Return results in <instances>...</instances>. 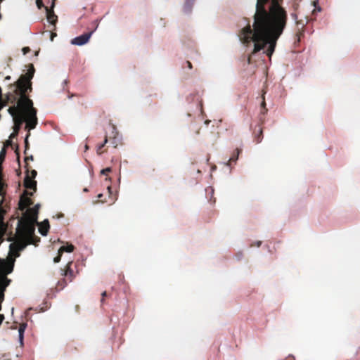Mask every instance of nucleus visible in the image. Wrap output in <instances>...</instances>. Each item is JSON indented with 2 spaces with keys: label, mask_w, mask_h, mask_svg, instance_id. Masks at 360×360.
I'll list each match as a JSON object with an SVG mask.
<instances>
[{
  "label": "nucleus",
  "mask_w": 360,
  "mask_h": 360,
  "mask_svg": "<svg viewBox=\"0 0 360 360\" xmlns=\"http://www.w3.org/2000/svg\"><path fill=\"white\" fill-rule=\"evenodd\" d=\"M187 4H188V1H187V2H186L185 7H186V6H187Z\"/></svg>",
  "instance_id": "c03bdc74"
},
{
  "label": "nucleus",
  "mask_w": 360,
  "mask_h": 360,
  "mask_svg": "<svg viewBox=\"0 0 360 360\" xmlns=\"http://www.w3.org/2000/svg\"><path fill=\"white\" fill-rule=\"evenodd\" d=\"M24 186L26 189L33 190L34 191L37 190V181L34 179H32L29 174L25 178Z\"/></svg>",
  "instance_id": "6e6552de"
},
{
  "label": "nucleus",
  "mask_w": 360,
  "mask_h": 360,
  "mask_svg": "<svg viewBox=\"0 0 360 360\" xmlns=\"http://www.w3.org/2000/svg\"><path fill=\"white\" fill-rule=\"evenodd\" d=\"M61 255H62V253H60V251L58 250V256H56V257L54 258V259H53V262H54L55 263H58V262H59L60 261Z\"/></svg>",
  "instance_id": "393cba45"
},
{
  "label": "nucleus",
  "mask_w": 360,
  "mask_h": 360,
  "mask_svg": "<svg viewBox=\"0 0 360 360\" xmlns=\"http://www.w3.org/2000/svg\"><path fill=\"white\" fill-rule=\"evenodd\" d=\"M186 64L189 69H191L193 68L192 64L190 61H186Z\"/></svg>",
  "instance_id": "473e14b6"
},
{
  "label": "nucleus",
  "mask_w": 360,
  "mask_h": 360,
  "mask_svg": "<svg viewBox=\"0 0 360 360\" xmlns=\"http://www.w3.org/2000/svg\"><path fill=\"white\" fill-rule=\"evenodd\" d=\"M26 103L25 105L28 111L25 120V129H27L28 132H30V130L34 129L37 124V109L33 107V102L30 98L29 100H27Z\"/></svg>",
  "instance_id": "20e7f679"
},
{
  "label": "nucleus",
  "mask_w": 360,
  "mask_h": 360,
  "mask_svg": "<svg viewBox=\"0 0 360 360\" xmlns=\"http://www.w3.org/2000/svg\"><path fill=\"white\" fill-rule=\"evenodd\" d=\"M72 264V262H69L65 266V269H64V270L61 269V271H62L61 275L65 276L66 277V279L69 282H71L75 277L74 271L71 269Z\"/></svg>",
  "instance_id": "0eeeda50"
},
{
  "label": "nucleus",
  "mask_w": 360,
  "mask_h": 360,
  "mask_svg": "<svg viewBox=\"0 0 360 360\" xmlns=\"http://www.w3.org/2000/svg\"><path fill=\"white\" fill-rule=\"evenodd\" d=\"M106 295H107L106 291H104L103 292H102V294H101L102 298L101 300V304H103L104 303V297L106 296Z\"/></svg>",
  "instance_id": "cd10ccee"
},
{
  "label": "nucleus",
  "mask_w": 360,
  "mask_h": 360,
  "mask_svg": "<svg viewBox=\"0 0 360 360\" xmlns=\"http://www.w3.org/2000/svg\"><path fill=\"white\" fill-rule=\"evenodd\" d=\"M296 23L298 31L296 33L295 37H297V41L300 42L301 40V37L304 35V24L301 20L297 21Z\"/></svg>",
  "instance_id": "ddd939ff"
},
{
  "label": "nucleus",
  "mask_w": 360,
  "mask_h": 360,
  "mask_svg": "<svg viewBox=\"0 0 360 360\" xmlns=\"http://www.w3.org/2000/svg\"><path fill=\"white\" fill-rule=\"evenodd\" d=\"M97 27L98 24L96 25V28L94 30L84 33L80 36L73 38L71 40V44L77 46H82L86 44L89 41L92 34L94 33V30L97 28Z\"/></svg>",
  "instance_id": "39448f33"
},
{
  "label": "nucleus",
  "mask_w": 360,
  "mask_h": 360,
  "mask_svg": "<svg viewBox=\"0 0 360 360\" xmlns=\"http://www.w3.org/2000/svg\"><path fill=\"white\" fill-rule=\"evenodd\" d=\"M4 184L3 182H0V222L3 221L4 211L2 209L1 205L4 200L5 192L4 191Z\"/></svg>",
  "instance_id": "9b49d317"
},
{
  "label": "nucleus",
  "mask_w": 360,
  "mask_h": 360,
  "mask_svg": "<svg viewBox=\"0 0 360 360\" xmlns=\"http://www.w3.org/2000/svg\"><path fill=\"white\" fill-rule=\"evenodd\" d=\"M56 36V33L52 32L51 35V40L53 41V38Z\"/></svg>",
  "instance_id": "f704fd0d"
},
{
  "label": "nucleus",
  "mask_w": 360,
  "mask_h": 360,
  "mask_svg": "<svg viewBox=\"0 0 360 360\" xmlns=\"http://www.w3.org/2000/svg\"><path fill=\"white\" fill-rule=\"evenodd\" d=\"M6 154V149L5 148V147H3L0 152V162L1 163H2V162L4 160Z\"/></svg>",
  "instance_id": "6ab92c4d"
},
{
  "label": "nucleus",
  "mask_w": 360,
  "mask_h": 360,
  "mask_svg": "<svg viewBox=\"0 0 360 360\" xmlns=\"http://www.w3.org/2000/svg\"><path fill=\"white\" fill-rule=\"evenodd\" d=\"M32 192H29L27 190L24 191L23 194L20 196L19 201V209L20 210L23 211L33 204L32 199L30 198V196H32Z\"/></svg>",
  "instance_id": "423d86ee"
},
{
  "label": "nucleus",
  "mask_w": 360,
  "mask_h": 360,
  "mask_svg": "<svg viewBox=\"0 0 360 360\" xmlns=\"http://www.w3.org/2000/svg\"><path fill=\"white\" fill-rule=\"evenodd\" d=\"M111 170H112L111 167H106V168L102 169L101 172L102 174L106 175L109 172H110Z\"/></svg>",
  "instance_id": "5701e85b"
},
{
  "label": "nucleus",
  "mask_w": 360,
  "mask_h": 360,
  "mask_svg": "<svg viewBox=\"0 0 360 360\" xmlns=\"http://www.w3.org/2000/svg\"><path fill=\"white\" fill-rule=\"evenodd\" d=\"M40 207V205L39 204H37L36 205H34V207H32V209H34L37 210V213L39 212V209Z\"/></svg>",
  "instance_id": "7c9ffc66"
},
{
  "label": "nucleus",
  "mask_w": 360,
  "mask_h": 360,
  "mask_svg": "<svg viewBox=\"0 0 360 360\" xmlns=\"http://www.w3.org/2000/svg\"><path fill=\"white\" fill-rule=\"evenodd\" d=\"M30 135V133L28 132L26 137H25V153H26V150L28 149L29 148V142H28V137Z\"/></svg>",
  "instance_id": "4be33fe9"
},
{
  "label": "nucleus",
  "mask_w": 360,
  "mask_h": 360,
  "mask_svg": "<svg viewBox=\"0 0 360 360\" xmlns=\"http://www.w3.org/2000/svg\"><path fill=\"white\" fill-rule=\"evenodd\" d=\"M54 1H55V0H53L52 6H54V4H55Z\"/></svg>",
  "instance_id": "79ce46f5"
},
{
  "label": "nucleus",
  "mask_w": 360,
  "mask_h": 360,
  "mask_svg": "<svg viewBox=\"0 0 360 360\" xmlns=\"http://www.w3.org/2000/svg\"><path fill=\"white\" fill-rule=\"evenodd\" d=\"M20 127H21V125H15V124H14L13 129H14V131H15V132L16 134H18V131H19V130H20Z\"/></svg>",
  "instance_id": "bb28decb"
},
{
  "label": "nucleus",
  "mask_w": 360,
  "mask_h": 360,
  "mask_svg": "<svg viewBox=\"0 0 360 360\" xmlns=\"http://www.w3.org/2000/svg\"><path fill=\"white\" fill-rule=\"evenodd\" d=\"M51 7H53L51 6ZM46 11V18H47V20L48 21L52 24V25H54L57 22V20H58V17L57 15L54 13L53 11V8H49L47 6L44 7Z\"/></svg>",
  "instance_id": "1a4fd4ad"
},
{
  "label": "nucleus",
  "mask_w": 360,
  "mask_h": 360,
  "mask_svg": "<svg viewBox=\"0 0 360 360\" xmlns=\"http://www.w3.org/2000/svg\"><path fill=\"white\" fill-rule=\"evenodd\" d=\"M241 152H242L241 149L236 148V150L233 152V155H231V157L229 158V160L226 163V165L227 166L231 167L233 163L236 164V162L238 158L239 154Z\"/></svg>",
  "instance_id": "4468645a"
},
{
  "label": "nucleus",
  "mask_w": 360,
  "mask_h": 360,
  "mask_svg": "<svg viewBox=\"0 0 360 360\" xmlns=\"http://www.w3.org/2000/svg\"><path fill=\"white\" fill-rule=\"evenodd\" d=\"M30 51V49L29 47H24L22 49V52H23L24 54H27Z\"/></svg>",
  "instance_id": "c85d7f7f"
},
{
  "label": "nucleus",
  "mask_w": 360,
  "mask_h": 360,
  "mask_svg": "<svg viewBox=\"0 0 360 360\" xmlns=\"http://www.w3.org/2000/svg\"><path fill=\"white\" fill-rule=\"evenodd\" d=\"M35 69L33 64H30L27 72L22 75L18 79L9 86V91L6 95L5 102L13 104L8 109L9 114L13 117L14 124L22 125L27 117V100L29 97L27 93L32 91V79L34 77Z\"/></svg>",
  "instance_id": "f03ea898"
},
{
  "label": "nucleus",
  "mask_w": 360,
  "mask_h": 360,
  "mask_svg": "<svg viewBox=\"0 0 360 360\" xmlns=\"http://www.w3.org/2000/svg\"><path fill=\"white\" fill-rule=\"evenodd\" d=\"M103 197V194H98V198H99V200L100 201H102V200H101V198Z\"/></svg>",
  "instance_id": "4c0bfd02"
},
{
  "label": "nucleus",
  "mask_w": 360,
  "mask_h": 360,
  "mask_svg": "<svg viewBox=\"0 0 360 360\" xmlns=\"http://www.w3.org/2000/svg\"><path fill=\"white\" fill-rule=\"evenodd\" d=\"M73 250L74 246L72 244L63 245L60 247V248L59 249L60 253H63V252H72Z\"/></svg>",
  "instance_id": "dca6fc26"
},
{
  "label": "nucleus",
  "mask_w": 360,
  "mask_h": 360,
  "mask_svg": "<svg viewBox=\"0 0 360 360\" xmlns=\"http://www.w3.org/2000/svg\"><path fill=\"white\" fill-rule=\"evenodd\" d=\"M119 277H120L121 281L124 280V276H123L119 275Z\"/></svg>",
  "instance_id": "ea45409f"
},
{
  "label": "nucleus",
  "mask_w": 360,
  "mask_h": 360,
  "mask_svg": "<svg viewBox=\"0 0 360 360\" xmlns=\"http://www.w3.org/2000/svg\"><path fill=\"white\" fill-rule=\"evenodd\" d=\"M283 0H257L252 28L248 23L239 32L240 41L246 46L254 43L252 53L266 47L264 53L269 58L283 34L288 21V14L281 6Z\"/></svg>",
  "instance_id": "f257e3e1"
},
{
  "label": "nucleus",
  "mask_w": 360,
  "mask_h": 360,
  "mask_svg": "<svg viewBox=\"0 0 360 360\" xmlns=\"http://www.w3.org/2000/svg\"><path fill=\"white\" fill-rule=\"evenodd\" d=\"M36 4L39 9L41 8L42 7H44L42 0H36Z\"/></svg>",
  "instance_id": "b1692460"
},
{
  "label": "nucleus",
  "mask_w": 360,
  "mask_h": 360,
  "mask_svg": "<svg viewBox=\"0 0 360 360\" xmlns=\"http://www.w3.org/2000/svg\"><path fill=\"white\" fill-rule=\"evenodd\" d=\"M254 141L256 143H259L263 139V129L261 127H259L258 130H255L253 133Z\"/></svg>",
  "instance_id": "2eb2a0df"
},
{
  "label": "nucleus",
  "mask_w": 360,
  "mask_h": 360,
  "mask_svg": "<svg viewBox=\"0 0 360 360\" xmlns=\"http://www.w3.org/2000/svg\"><path fill=\"white\" fill-rule=\"evenodd\" d=\"M1 164L0 162V182H2V166H1Z\"/></svg>",
  "instance_id": "c756f323"
},
{
  "label": "nucleus",
  "mask_w": 360,
  "mask_h": 360,
  "mask_svg": "<svg viewBox=\"0 0 360 360\" xmlns=\"http://www.w3.org/2000/svg\"><path fill=\"white\" fill-rule=\"evenodd\" d=\"M10 145H11V141H7L5 143V144H4V147H5V148H6L7 146H10Z\"/></svg>",
  "instance_id": "2f4dec72"
},
{
  "label": "nucleus",
  "mask_w": 360,
  "mask_h": 360,
  "mask_svg": "<svg viewBox=\"0 0 360 360\" xmlns=\"http://www.w3.org/2000/svg\"><path fill=\"white\" fill-rule=\"evenodd\" d=\"M265 94V92H264L263 94ZM261 106H262V113L265 114L267 112V109L266 108V102H265L264 95H262V102Z\"/></svg>",
  "instance_id": "a211bd4d"
},
{
  "label": "nucleus",
  "mask_w": 360,
  "mask_h": 360,
  "mask_svg": "<svg viewBox=\"0 0 360 360\" xmlns=\"http://www.w3.org/2000/svg\"><path fill=\"white\" fill-rule=\"evenodd\" d=\"M84 192H87V191H88V189H87V188H84Z\"/></svg>",
  "instance_id": "37998d69"
},
{
  "label": "nucleus",
  "mask_w": 360,
  "mask_h": 360,
  "mask_svg": "<svg viewBox=\"0 0 360 360\" xmlns=\"http://www.w3.org/2000/svg\"><path fill=\"white\" fill-rule=\"evenodd\" d=\"M107 142H108V137L105 136L103 143L97 146L96 152L98 155H101L102 153H103L104 151L102 149L105 146Z\"/></svg>",
  "instance_id": "f3484780"
},
{
  "label": "nucleus",
  "mask_w": 360,
  "mask_h": 360,
  "mask_svg": "<svg viewBox=\"0 0 360 360\" xmlns=\"http://www.w3.org/2000/svg\"><path fill=\"white\" fill-rule=\"evenodd\" d=\"M67 279H62L61 281H59L58 282V287L62 290L65 288V286L67 285Z\"/></svg>",
  "instance_id": "aec40b11"
},
{
  "label": "nucleus",
  "mask_w": 360,
  "mask_h": 360,
  "mask_svg": "<svg viewBox=\"0 0 360 360\" xmlns=\"http://www.w3.org/2000/svg\"><path fill=\"white\" fill-rule=\"evenodd\" d=\"M38 213L36 210L29 208L27 210L22 219H33V221H37Z\"/></svg>",
  "instance_id": "9d476101"
},
{
  "label": "nucleus",
  "mask_w": 360,
  "mask_h": 360,
  "mask_svg": "<svg viewBox=\"0 0 360 360\" xmlns=\"http://www.w3.org/2000/svg\"><path fill=\"white\" fill-rule=\"evenodd\" d=\"M28 160H33V156L31 155L30 157H26L25 159V161L27 162Z\"/></svg>",
  "instance_id": "72a5a7b5"
},
{
  "label": "nucleus",
  "mask_w": 360,
  "mask_h": 360,
  "mask_svg": "<svg viewBox=\"0 0 360 360\" xmlns=\"http://www.w3.org/2000/svg\"><path fill=\"white\" fill-rule=\"evenodd\" d=\"M37 174V173L36 170H32L30 176L31 177L32 179H34L36 177Z\"/></svg>",
  "instance_id": "a878e982"
},
{
  "label": "nucleus",
  "mask_w": 360,
  "mask_h": 360,
  "mask_svg": "<svg viewBox=\"0 0 360 360\" xmlns=\"http://www.w3.org/2000/svg\"><path fill=\"white\" fill-rule=\"evenodd\" d=\"M50 226L48 219H45L43 222L39 224V231L42 236H46Z\"/></svg>",
  "instance_id": "f8f14e48"
},
{
  "label": "nucleus",
  "mask_w": 360,
  "mask_h": 360,
  "mask_svg": "<svg viewBox=\"0 0 360 360\" xmlns=\"http://www.w3.org/2000/svg\"><path fill=\"white\" fill-rule=\"evenodd\" d=\"M88 149H89V146H88V145L86 144L85 145V150H87Z\"/></svg>",
  "instance_id": "a19ab883"
},
{
  "label": "nucleus",
  "mask_w": 360,
  "mask_h": 360,
  "mask_svg": "<svg viewBox=\"0 0 360 360\" xmlns=\"http://www.w3.org/2000/svg\"><path fill=\"white\" fill-rule=\"evenodd\" d=\"M25 326H26V324H22L20 326V328H19V336H20V339L21 340V341L22 340V338H23V333H24Z\"/></svg>",
  "instance_id": "412c9836"
},
{
  "label": "nucleus",
  "mask_w": 360,
  "mask_h": 360,
  "mask_svg": "<svg viewBox=\"0 0 360 360\" xmlns=\"http://www.w3.org/2000/svg\"><path fill=\"white\" fill-rule=\"evenodd\" d=\"M261 244H262V242H261V241H257V242L256 243V245H257V247H259V246L261 245Z\"/></svg>",
  "instance_id": "e433bc0d"
},
{
  "label": "nucleus",
  "mask_w": 360,
  "mask_h": 360,
  "mask_svg": "<svg viewBox=\"0 0 360 360\" xmlns=\"http://www.w3.org/2000/svg\"><path fill=\"white\" fill-rule=\"evenodd\" d=\"M18 134H16L15 131L13 133H12L10 136V138H13L15 137V136H17Z\"/></svg>",
  "instance_id": "c9c22d12"
},
{
  "label": "nucleus",
  "mask_w": 360,
  "mask_h": 360,
  "mask_svg": "<svg viewBox=\"0 0 360 360\" xmlns=\"http://www.w3.org/2000/svg\"><path fill=\"white\" fill-rule=\"evenodd\" d=\"M5 79H6V80H10V79H11V76H6V77H5Z\"/></svg>",
  "instance_id": "58836bf2"
},
{
  "label": "nucleus",
  "mask_w": 360,
  "mask_h": 360,
  "mask_svg": "<svg viewBox=\"0 0 360 360\" xmlns=\"http://www.w3.org/2000/svg\"><path fill=\"white\" fill-rule=\"evenodd\" d=\"M35 223L37 221L29 219H21L18 221L15 236L8 239L9 241H13L9 245V255L14 259L20 256V251L23 250L27 245H37L40 241V238L34 234Z\"/></svg>",
  "instance_id": "7ed1b4c3"
}]
</instances>
